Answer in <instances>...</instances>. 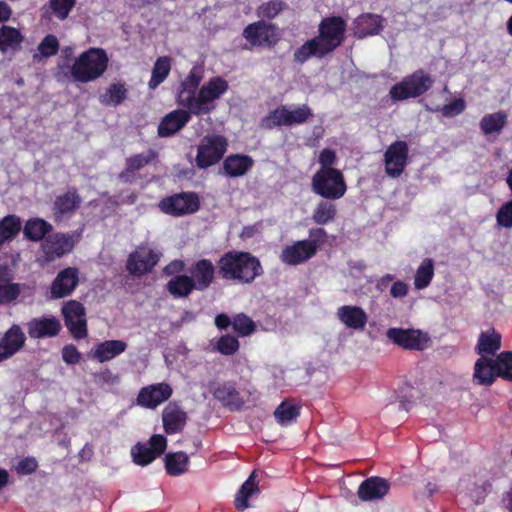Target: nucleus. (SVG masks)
<instances>
[{
	"mask_svg": "<svg viewBox=\"0 0 512 512\" xmlns=\"http://www.w3.org/2000/svg\"><path fill=\"white\" fill-rule=\"evenodd\" d=\"M228 148L227 139L218 134L204 136L197 146L195 164L200 169H206L217 164Z\"/></svg>",
	"mask_w": 512,
	"mask_h": 512,
	"instance_id": "8",
	"label": "nucleus"
},
{
	"mask_svg": "<svg viewBox=\"0 0 512 512\" xmlns=\"http://www.w3.org/2000/svg\"><path fill=\"white\" fill-rule=\"evenodd\" d=\"M21 294L19 283H0V306L14 303Z\"/></svg>",
	"mask_w": 512,
	"mask_h": 512,
	"instance_id": "46",
	"label": "nucleus"
},
{
	"mask_svg": "<svg viewBox=\"0 0 512 512\" xmlns=\"http://www.w3.org/2000/svg\"><path fill=\"white\" fill-rule=\"evenodd\" d=\"M215 324L216 326L219 328V329H225L227 328L230 324L232 325V321L229 319V317L225 314H219L216 318H215Z\"/></svg>",
	"mask_w": 512,
	"mask_h": 512,
	"instance_id": "63",
	"label": "nucleus"
},
{
	"mask_svg": "<svg viewBox=\"0 0 512 512\" xmlns=\"http://www.w3.org/2000/svg\"><path fill=\"white\" fill-rule=\"evenodd\" d=\"M191 279L197 290H205L212 283L215 267L210 260L201 259L190 269Z\"/></svg>",
	"mask_w": 512,
	"mask_h": 512,
	"instance_id": "27",
	"label": "nucleus"
},
{
	"mask_svg": "<svg viewBox=\"0 0 512 512\" xmlns=\"http://www.w3.org/2000/svg\"><path fill=\"white\" fill-rule=\"evenodd\" d=\"M501 348V335L493 328L479 335L476 352L480 356L494 355Z\"/></svg>",
	"mask_w": 512,
	"mask_h": 512,
	"instance_id": "31",
	"label": "nucleus"
},
{
	"mask_svg": "<svg viewBox=\"0 0 512 512\" xmlns=\"http://www.w3.org/2000/svg\"><path fill=\"white\" fill-rule=\"evenodd\" d=\"M82 198L76 188H70L65 193L56 196L52 211L56 221L62 220L64 217H71L79 209Z\"/></svg>",
	"mask_w": 512,
	"mask_h": 512,
	"instance_id": "17",
	"label": "nucleus"
},
{
	"mask_svg": "<svg viewBox=\"0 0 512 512\" xmlns=\"http://www.w3.org/2000/svg\"><path fill=\"white\" fill-rule=\"evenodd\" d=\"M432 77L423 70H417L393 85L389 95L394 101H403L424 94L433 84Z\"/></svg>",
	"mask_w": 512,
	"mask_h": 512,
	"instance_id": "7",
	"label": "nucleus"
},
{
	"mask_svg": "<svg viewBox=\"0 0 512 512\" xmlns=\"http://www.w3.org/2000/svg\"><path fill=\"white\" fill-rule=\"evenodd\" d=\"M326 237V231L323 228H313L309 231V240L308 242H312L316 249L318 246L324 241Z\"/></svg>",
	"mask_w": 512,
	"mask_h": 512,
	"instance_id": "59",
	"label": "nucleus"
},
{
	"mask_svg": "<svg viewBox=\"0 0 512 512\" xmlns=\"http://www.w3.org/2000/svg\"><path fill=\"white\" fill-rule=\"evenodd\" d=\"M498 374V357L481 356L474 365L473 379L479 385H490Z\"/></svg>",
	"mask_w": 512,
	"mask_h": 512,
	"instance_id": "24",
	"label": "nucleus"
},
{
	"mask_svg": "<svg viewBox=\"0 0 512 512\" xmlns=\"http://www.w3.org/2000/svg\"><path fill=\"white\" fill-rule=\"evenodd\" d=\"M390 489V483L381 477H370L363 481L358 488V496L363 501H373L383 498Z\"/></svg>",
	"mask_w": 512,
	"mask_h": 512,
	"instance_id": "25",
	"label": "nucleus"
},
{
	"mask_svg": "<svg viewBox=\"0 0 512 512\" xmlns=\"http://www.w3.org/2000/svg\"><path fill=\"white\" fill-rule=\"evenodd\" d=\"M93 456V448L90 444H85L84 447L79 452V457L81 460L89 461Z\"/></svg>",
	"mask_w": 512,
	"mask_h": 512,
	"instance_id": "64",
	"label": "nucleus"
},
{
	"mask_svg": "<svg viewBox=\"0 0 512 512\" xmlns=\"http://www.w3.org/2000/svg\"><path fill=\"white\" fill-rule=\"evenodd\" d=\"M507 116L504 112L485 115L480 122V128L485 135L499 133L505 126Z\"/></svg>",
	"mask_w": 512,
	"mask_h": 512,
	"instance_id": "41",
	"label": "nucleus"
},
{
	"mask_svg": "<svg viewBox=\"0 0 512 512\" xmlns=\"http://www.w3.org/2000/svg\"><path fill=\"white\" fill-rule=\"evenodd\" d=\"M184 266L185 265L182 260H174L164 268V272L167 275H174L181 272L184 269Z\"/></svg>",
	"mask_w": 512,
	"mask_h": 512,
	"instance_id": "60",
	"label": "nucleus"
},
{
	"mask_svg": "<svg viewBox=\"0 0 512 512\" xmlns=\"http://www.w3.org/2000/svg\"><path fill=\"white\" fill-rule=\"evenodd\" d=\"M37 468V462L34 458H25L17 465V471L22 474H31Z\"/></svg>",
	"mask_w": 512,
	"mask_h": 512,
	"instance_id": "58",
	"label": "nucleus"
},
{
	"mask_svg": "<svg viewBox=\"0 0 512 512\" xmlns=\"http://www.w3.org/2000/svg\"><path fill=\"white\" fill-rule=\"evenodd\" d=\"M496 222L499 227L512 228V199L499 208L496 214Z\"/></svg>",
	"mask_w": 512,
	"mask_h": 512,
	"instance_id": "50",
	"label": "nucleus"
},
{
	"mask_svg": "<svg viewBox=\"0 0 512 512\" xmlns=\"http://www.w3.org/2000/svg\"><path fill=\"white\" fill-rule=\"evenodd\" d=\"M214 397L223 403V405L229 407L231 410H238L244 404V399L240 396L239 392L230 383H224L219 385L214 390Z\"/></svg>",
	"mask_w": 512,
	"mask_h": 512,
	"instance_id": "32",
	"label": "nucleus"
},
{
	"mask_svg": "<svg viewBox=\"0 0 512 512\" xmlns=\"http://www.w3.org/2000/svg\"><path fill=\"white\" fill-rule=\"evenodd\" d=\"M382 29V19L378 15L365 14L355 20V34L360 37L374 35Z\"/></svg>",
	"mask_w": 512,
	"mask_h": 512,
	"instance_id": "35",
	"label": "nucleus"
},
{
	"mask_svg": "<svg viewBox=\"0 0 512 512\" xmlns=\"http://www.w3.org/2000/svg\"><path fill=\"white\" fill-rule=\"evenodd\" d=\"M253 164L254 160L250 156L234 154L225 159L223 168L228 176L241 177L251 169Z\"/></svg>",
	"mask_w": 512,
	"mask_h": 512,
	"instance_id": "30",
	"label": "nucleus"
},
{
	"mask_svg": "<svg viewBox=\"0 0 512 512\" xmlns=\"http://www.w3.org/2000/svg\"><path fill=\"white\" fill-rule=\"evenodd\" d=\"M201 76L191 71L181 82L176 102L184 109L168 113L158 126V134L168 137L181 130L191 118V114L200 116L211 113L216 101L227 92L228 83L221 77H213L199 88Z\"/></svg>",
	"mask_w": 512,
	"mask_h": 512,
	"instance_id": "1",
	"label": "nucleus"
},
{
	"mask_svg": "<svg viewBox=\"0 0 512 512\" xmlns=\"http://www.w3.org/2000/svg\"><path fill=\"white\" fill-rule=\"evenodd\" d=\"M61 322L56 317L33 318L27 323V332L32 339L52 338L61 331Z\"/></svg>",
	"mask_w": 512,
	"mask_h": 512,
	"instance_id": "21",
	"label": "nucleus"
},
{
	"mask_svg": "<svg viewBox=\"0 0 512 512\" xmlns=\"http://www.w3.org/2000/svg\"><path fill=\"white\" fill-rule=\"evenodd\" d=\"M283 9V4L280 1L272 0L262 4L258 8V16L263 18H274Z\"/></svg>",
	"mask_w": 512,
	"mask_h": 512,
	"instance_id": "52",
	"label": "nucleus"
},
{
	"mask_svg": "<svg viewBox=\"0 0 512 512\" xmlns=\"http://www.w3.org/2000/svg\"><path fill=\"white\" fill-rule=\"evenodd\" d=\"M163 212L172 215H183L198 209V198L194 194H179L163 199L160 202Z\"/></svg>",
	"mask_w": 512,
	"mask_h": 512,
	"instance_id": "18",
	"label": "nucleus"
},
{
	"mask_svg": "<svg viewBox=\"0 0 512 512\" xmlns=\"http://www.w3.org/2000/svg\"><path fill=\"white\" fill-rule=\"evenodd\" d=\"M126 348L127 344L122 340H106L98 343L89 353V357L103 363L114 359L123 353Z\"/></svg>",
	"mask_w": 512,
	"mask_h": 512,
	"instance_id": "28",
	"label": "nucleus"
},
{
	"mask_svg": "<svg viewBox=\"0 0 512 512\" xmlns=\"http://www.w3.org/2000/svg\"><path fill=\"white\" fill-rule=\"evenodd\" d=\"M79 282V272L75 267H67L61 270L50 286L53 299H61L72 294Z\"/></svg>",
	"mask_w": 512,
	"mask_h": 512,
	"instance_id": "14",
	"label": "nucleus"
},
{
	"mask_svg": "<svg viewBox=\"0 0 512 512\" xmlns=\"http://www.w3.org/2000/svg\"><path fill=\"white\" fill-rule=\"evenodd\" d=\"M64 323L70 334L75 340H81L87 337V322L85 318L84 306L76 301L70 300L62 308Z\"/></svg>",
	"mask_w": 512,
	"mask_h": 512,
	"instance_id": "9",
	"label": "nucleus"
},
{
	"mask_svg": "<svg viewBox=\"0 0 512 512\" xmlns=\"http://www.w3.org/2000/svg\"><path fill=\"white\" fill-rule=\"evenodd\" d=\"M408 284L403 281H396L390 288V295L395 299L404 298L408 294Z\"/></svg>",
	"mask_w": 512,
	"mask_h": 512,
	"instance_id": "56",
	"label": "nucleus"
},
{
	"mask_svg": "<svg viewBox=\"0 0 512 512\" xmlns=\"http://www.w3.org/2000/svg\"><path fill=\"white\" fill-rule=\"evenodd\" d=\"M166 437L160 434L153 435L149 441L138 443L131 450L133 462L140 466H146L153 462L166 449Z\"/></svg>",
	"mask_w": 512,
	"mask_h": 512,
	"instance_id": "10",
	"label": "nucleus"
},
{
	"mask_svg": "<svg viewBox=\"0 0 512 512\" xmlns=\"http://www.w3.org/2000/svg\"><path fill=\"white\" fill-rule=\"evenodd\" d=\"M435 274V263L431 258H425L418 265L414 275V288L416 290H423L427 288Z\"/></svg>",
	"mask_w": 512,
	"mask_h": 512,
	"instance_id": "36",
	"label": "nucleus"
},
{
	"mask_svg": "<svg viewBox=\"0 0 512 512\" xmlns=\"http://www.w3.org/2000/svg\"><path fill=\"white\" fill-rule=\"evenodd\" d=\"M126 89L123 85L112 84L105 93L100 95L103 105H118L125 99Z\"/></svg>",
	"mask_w": 512,
	"mask_h": 512,
	"instance_id": "45",
	"label": "nucleus"
},
{
	"mask_svg": "<svg viewBox=\"0 0 512 512\" xmlns=\"http://www.w3.org/2000/svg\"><path fill=\"white\" fill-rule=\"evenodd\" d=\"M13 278L12 269L6 264H0V283H11Z\"/></svg>",
	"mask_w": 512,
	"mask_h": 512,
	"instance_id": "61",
	"label": "nucleus"
},
{
	"mask_svg": "<svg viewBox=\"0 0 512 512\" xmlns=\"http://www.w3.org/2000/svg\"><path fill=\"white\" fill-rule=\"evenodd\" d=\"M312 110L307 105H282L270 111L261 119V127L273 129L279 126H294L305 123Z\"/></svg>",
	"mask_w": 512,
	"mask_h": 512,
	"instance_id": "5",
	"label": "nucleus"
},
{
	"mask_svg": "<svg viewBox=\"0 0 512 512\" xmlns=\"http://www.w3.org/2000/svg\"><path fill=\"white\" fill-rule=\"evenodd\" d=\"M76 5V0H49L48 9L58 20H65Z\"/></svg>",
	"mask_w": 512,
	"mask_h": 512,
	"instance_id": "44",
	"label": "nucleus"
},
{
	"mask_svg": "<svg viewBox=\"0 0 512 512\" xmlns=\"http://www.w3.org/2000/svg\"><path fill=\"white\" fill-rule=\"evenodd\" d=\"M336 206L329 201H320L312 213V219L316 224L325 225L334 220Z\"/></svg>",
	"mask_w": 512,
	"mask_h": 512,
	"instance_id": "42",
	"label": "nucleus"
},
{
	"mask_svg": "<svg viewBox=\"0 0 512 512\" xmlns=\"http://www.w3.org/2000/svg\"><path fill=\"white\" fill-rule=\"evenodd\" d=\"M187 415L176 403H169L162 412V421L168 434L180 432L186 424Z\"/></svg>",
	"mask_w": 512,
	"mask_h": 512,
	"instance_id": "26",
	"label": "nucleus"
},
{
	"mask_svg": "<svg viewBox=\"0 0 512 512\" xmlns=\"http://www.w3.org/2000/svg\"><path fill=\"white\" fill-rule=\"evenodd\" d=\"M159 253L149 245L138 247L133 254H130V274H144L157 264Z\"/></svg>",
	"mask_w": 512,
	"mask_h": 512,
	"instance_id": "19",
	"label": "nucleus"
},
{
	"mask_svg": "<svg viewBox=\"0 0 512 512\" xmlns=\"http://www.w3.org/2000/svg\"><path fill=\"white\" fill-rule=\"evenodd\" d=\"M193 289H195L193 280L187 275L175 276L167 283V290L174 297H185L189 295Z\"/></svg>",
	"mask_w": 512,
	"mask_h": 512,
	"instance_id": "40",
	"label": "nucleus"
},
{
	"mask_svg": "<svg viewBox=\"0 0 512 512\" xmlns=\"http://www.w3.org/2000/svg\"><path fill=\"white\" fill-rule=\"evenodd\" d=\"M239 348L238 340L230 335L222 336L216 344V349L224 355H231L235 353Z\"/></svg>",
	"mask_w": 512,
	"mask_h": 512,
	"instance_id": "51",
	"label": "nucleus"
},
{
	"mask_svg": "<svg viewBox=\"0 0 512 512\" xmlns=\"http://www.w3.org/2000/svg\"><path fill=\"white\" fill-rule=\"evenodd\" d=\"M315 254V245L307 240H301L286 246L281 252L280 259L287 265H298L309 260Z\"/></svg>",
	"mask_w": 512,
	"mask_h": 512,
	"instance_id": "20",
	"label": "nucleus"
},
{
	"mask_svg": "<svg viewBox=\"0 0 512 512\" xmlns=\"http://www.w3.org/2000/svg\"><path fill=\"white\" fill-rule=\"evenodd\" d=\"M155 157L153 151L149 150L142 154L135 155L133 158H130V169H139L143 165L151 162Z\"/></svg>",
	"mask_w": 512,
	"mask_h": 512,
	"instance_id": "55",
	"label": "nucleus"
},
{
	"mask_svg": "<svg viewBox=\"0 0 512 512\" xmlns=\"http://www.w3.org/2000/svg\"><path fill=\"white\" fill-rule=\"evenodd\" d=\"M81 353L78 351L77 347L73 344L65 345L62 348V359L68 365L78 364L81 360Z\"/></svg>",
	"mask_w": 512,
	"mask_h": 512,
	"instance_id": "53",
	"label": "nucleus"
},
{
	"mask_svg": "<svg viewBox=\"0 0 512 512\" xmlns=\"http://www.w3.org/2000/svg\"><path fill=\"white\" fill-rule=\"evenodd\" d=\"M22 230L21 218L15 214H8L0 219V248L14 240Z\"/></svg>",
	"mask_w": 512,
	"mask_h": 512,
	"instance_id": "34",
	"label": "nucleus"
},
{
	"mask_svg": "<svg viewBox=\"0 0 512 512\" xmlns=\"http://www.w3.org/2000/svg\"><path fill=\"white\" fill-rule=\"evenodd\" d=\"M189 465V457L184 452L168 453L165 456V468L169 475L179 476L184 474Z\"/></svg>",
	"mask_w": 512,
	"mask_h": 512,
	"instance_id": "38",
	"label": "nucleus"
},
{
	"mask_svg": "<svg viewBox=\"0 0 512 512\" xmlns=\"http://www.w3.org/2000/svg\"><path fill=\"white\" fill-rule=\"evenodd\" d=\"M171 70V60L167 56L159 57L154 63L151 79L148 86L151 90L156 89L165 81Z\"/></svg>",
	"mask_w": 512,
	"mask_h": 512,
	"instance_id": "39",
	"label": "nucleus"
},
{
	"mask_svg": "<svg viewBox=\"0 0 512 512\" xmlns=\"http://www.w3.org/2000/svg\"><path fill=\"white\" fill-rule=\"evenodd\" d=\"M52 225L42 218H30L26 221L23 233L26 239L38 242L46 238L45 236L52 231Z\"/></svg>",
	"mask_w": 512,
	"mask_h": 512,
	"instance_id": "33",
	"label": "nucleus"
},
{
	"mask_svg": "<svg viewBox=\"0 0 512 512\" xmlns=\"http://www.w3.org/2000/svg\"><path fill=\"white\" fill-rule=\"evenodd\" d=\"M312 189L323 198L336 200L345 195L347 187L340 170L320 168L312 178Z\"/></svg>",
	"mask_w": 512,
	"mask_h": 512,
	"instance_id": "6",
	"label": "nucleus"
},
{
	"mask_svg": "<svg viewBox=\"0 0 512 512\" xmlns=\"http://www.w3.org/2000/svg\"><path fill=\"white\" fill-rule=\"evenodd\" d=\"M11 8L4 1H0V23L7 21L11 16Z\"/></svg>",
	"mask_w": 512,
	"mask_h": 512,
	"instance_id": "62",
	"label": "nucleus"
},
{
	"mask_svg": "<svg viewBox=\"0 0 512 512\" xmlns=\"http://www.w3.org/2000/svg\"><path fill=\"white\" fill-rule=\"evenodd\" d=\"M172 395V388L167 383H157L142 388L137 397V403L145 408L154 409L167 401Z\"/></svg>",
	"mask_w": 512,
	"mask_h": 512,
	"instance_id": "16",
	"label": "nucleus"
},
{
	"mask_svg": "<svg viewBox=\"0 0 512 512\" xmlns=\"http://www.w3.org/2000/svg\"><path fill=\"white\" fill-rule=\"evenodd\" d=\"M243 36L252 45L271 44L277 38L276 27L273 24L259 21L248 25L244 29Z\"/></svg>",
	"mask_w": 512,
	"mask_h": 512,
	"instance_id": "23",
	"label": "nucleus"
},
{
	"mask_svg": "<svg viewBox=\"0 0 512 512\" xmlns=\"http://www.w3.org/2000/svg\"><path fill=\"white\" fill-rule=\"evenodd\" d=\"M23 41L24 36L20 30L7 25L0 27V51L3 54L8 52L15 54L19 52L22 48Z\"/></svg>",
	"mask_w": 512,
	"mask_h": 512,
	"instance_id": "29",
	"label": "nucleus"
},
{
	"mask_svg": "<svg viewBox=\"0 0 512 512\" xmlns=\"http://www.w3.org/2000/svg\"><path fill=\"white\" fill-rule=\"evenodd\" d=\"M497 357L499 377L512 381V352H502Z\"/></svg>",
	"mask_w": 512,
	"mask_h": 512,
	"instance_id": "48",
	"label": "nucleus"
},
{
	"mask_svg": "<svg viewBox=\"0 0 512 512\" xmlns=\"http://www.w3.org/2000/svg\"><path fill=\"white\" fill-rule=\"evenodd\" d=\"M256 477V472H252L237 492L235 497V506L238 510H244L248 508V499L259 492Z\"/></svg>",
	"mask_w": 512,
	"mask_h": 512,
	"instance_id": "37",
	"label": "nucleus"
},
{
	"mask_svg": "<svg viewBox=\"0 0 512 512\" xmlns=\"http://www.w3.org/2000/svg\"><path fill=\"white\" fill-rule=\"evenodd\" d=\"M108 55L102 48H90L81 53L69 68L74 82L88 83L100 78L108 67Z\"/></svg>",
	"mask_w": 512,
	"mask_h": 512,
	"instance_id": "4",
	"label": "nucleus"
},
{
	"mask_svg": "<svg viewBox=\"0 0 512 512\" xmlns=\"http://www.w3.org/2000/svg\"><path fill=\"white\" fill-rule=\"evenodd\" d=\"M25 343V333L18 324H13L0 338V362L13 357Z\"/></svg>",
	"mask_w": 512,
	"mask_h": 512,
	"instance_id": "15",
	"label": "nucleus"
},
{
	"mask_svg": "<svg viewBox=\"0 0 512 512\" xmlns=\"http://www.w3.org/2000/svg\"><path fill=\"white\" fill-rule=\"evenodd\" d=\"M74 239L69 234L55 233L44 239L41 244L43 260L47 263L61 258L72 251Z\"/></svg>",
	"mask_w": 512,
	"mask_h": 512,
	"instance_id": "13",
	"label": "nucleus"
},
{
	"mask_svg": "<svg viewBox=\"0 0 512 512\" xmlns=\"http://www.w3.org/2000/svg\"><path fill=\"white\" fill-rule=\"evenodd\" d=\"M320 35L305 42L294 54L303 63L311 56L322 57L338 47L344 39L345 22L338 17L328 18L320 25Z\"/></svg>",
	"mask_w": 512,
	"mask_h": 512,
	"instance_id": "2",
	"label": "nucleus"
},
{
	"mask_svg": "<svg viewBox=\"0 0 512 512\" xmlns=\"http://www.w3.org/2000/svg\"><path fill=\"white\" fill-rule=\"evenodd\" d=\"M299 415V408L292 402L284 401L275 410L274 416L279 424H291Z\"/></svg>",
	"mask_w": 512,
	"mask_h": 512,
	"instance_id": "43",
	"label": "nucleus"
},
{
	"mask_svg": "<svg viewBox=\"0 0 512 512\" xmlns=\"http://www.w3.org/2000/svg\"><path fill=\"white\" fill-rule=\"evenodd\" d=\"M409 148L405 141H395L384 154V167L386 174L391 178L399 177L408 162Z\"/></svg>",
	"mask_w": 512,
	"mask_h": 512,
	"instance_id": "11",
	"label": "nucleus"
},
{
	"mask_svg": "<svg viewBox=\"0 0 512 512\" xmlns=\"http://www.w3.org/2000/svg\"><path fill=\"white\" fill-rule=\"evenodd\" d=\"M261 272L259 260L247 252H227L219 260V274L226 280L250 283Z\"/></svg>",
	"mask_w": 512,
	"mask_h": 512,
	"instance_id": "3",
	"label": "nucleus"
},
{
	"mask_svg": "<svg viewBox=\"0 0 512 512\" xmlns=\"http://www.w3.org/2000/svg\"><path fill=\"white\" fill-rule=\"evenodd\" d=\"M336 161V154L331 149H323L319 155V163L321 164V168H332L331 166Z\"/></svg>",
	"mask_w": 512,
	"mask_h": 512,
	"instance_id": "57",
	"label": "nucleus"
},
{
	"mask_svg": "<svg viewBox=\"0 0 512 512\" xmlns=\"http://www.w3.org/2000/svg\"><path fill=\"white\" fill-rule=\"evenodd\" d=\"M59 41L53 34L46 35L38 46V51L43 57H51L58 53Z\"/></svg>",
	"mask_w": 512,
	"mask_h": 512,
	"instance_id": "49",
	"label": "nucleus"
},
{
	"mask_svg": "<svg viewBox=\"0 0 512 512\" xmlns=\"http://www.w3.org/2000/svg\"><path fill=\"white\" fill-rule=\"evenodd\" d=\"M386 336L395 345L409 350H423L429 340L427 334L415 329L389 328Z\"/></svg>",
	"mask_w": 512,
	"mask_h": 512,
	"instance_id": "12",
	"label": "nucleus"
},
{
	"mask_svg": "<svg viewBox=\"0 0 512 512\" xmlns=\"http://www.w3.org/2000/svg\"><path fill=\"white\" fill-rule=\"evenodd\" d=\"M465 101L462 98H458L449 104H446L442 108V114L445 117H453L461 114L465 110Z\"/></svg>",
	"mask_w": 512,
	"mask_h": 512,
	"instance_id": "54",
	"label": "nucleus"
},
{
	"mask_svg": "<svg viewBox=\"0 0 512 512\" xmlns=\"http://www.w3.org/2000/svg\"><path fill=\"white\" fill-rule=\"evenodd\" d=\"M338 320L348 329L362 331L368 322V315L359 306L343 305L337 308Z\"/></svg>",
	"mask_w": 512,
	"mask_h": 512,
	"instance_id": "22",
	"label": "nucleus"
},
{
	"mask_svg": "<svg viewBox=\"0 0 512 512\" xmlns=\"http://www.w3.org/2000/svg\"><path fill=\"white\" fill-rule=\"evenodd\" d=\"M233 330L242 337L249 336L255 331L256 325L245 314H238L232 320Z\"/></svg>",
	"mask_w": 512,
	"mask_h": 512,
	"instance_id": "47",
	"label": "nucleus"
}]
</instances>
